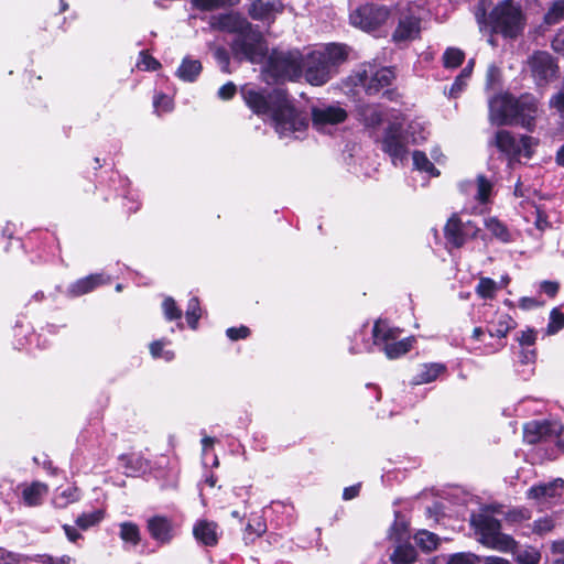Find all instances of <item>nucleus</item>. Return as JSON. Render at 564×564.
<instances>
[{
	"label": "nucleus",
	"mask_w": 564,
	"mask_h": 564,
	"mask_svg": "<svg viewBox=\"0 0 564 564\" xmlns=\"http://www.w3.org/2000/svg\"><path fill=\"white\" fill-rule=\"evenodd\" d=\"M538 111L539 99L531 93L514 96L510 91H502L489 100V119L497 126H520L533 132Z\"/></svg>",
	"instance_id": "nucleus-1"
},
{
	"label": "nucleus",
	"mask_w": 564,
	"mask_h": 564,
	"mask_svg": "<svg viewBox=\"0 0 564 564\" xmlns=\"http://www.w3.org/2000/svg\"><path fill=\"white\" fill-rule=\"evenodd\" d=\"M477 19L479 23L485 22L492 34H499L510 40H516L522 35L527 25V17L521 6L513 0L499 1L487 18L485 10H482L481 17L477 15Z\"/></svg>",
	"instance_id": "nucleus-2"
},
{
	"label": "nucleus",
	"mask_w": 564,
	"mask_h": 564,
	"mask_svg": "<svg viewBox=\"0 0 564 564\" xmlns=\"http://www.w3.org/2000/svg\"><path fill=\"white\" fill-rule=\"evenodd\" d=\"M230 47L236 59L251 64L262 63L269 52L268 42L262 32L248 21L239 28Z\"/></svg>",
	"instance_id": "nucleus-3"
},
{
	"label": "nucleus",
	"mask_w": 564,
	"mask_h": 564,
	"mask_svg": "<svg viewBox=\"0 0 564 564\" xmlns=\"http://www.w3.org/2000/svg\"><path fill=\"white\" fill-rule=\"evenodd\" d=\"M267 57V73L275 82H296L303 76L304 58L299 50L273 48Z\"/></svg>",
	"instance_id": "nucleus-4"
},
{
	"label": "nucleus",
	"mask_w": 564,
	"mask_h": 564,
	"mask_svg": "<svg viewBox=\"0 0 564 564\" xmlns=\"http://www.w3.org/2000/svg\"><path fill=\"white\" fill-rule=\"evenodd\" d=\"M283 91L284 89L279 87H256L250 84H246L240 88L243 102L258 117L269 116Z\"/></svg>",
	"instance_id": "nucleus-5"
},
{
	"label": "nucleus",
	"mask_w": 564,
	"mask_h": 564,
	"mask_svg": "<svg viewBox=\"0 0 564 564\" xmlns=\"http://www.w3.org/2000/svg\"><path fill=\"white\" fill-rule=\"evenodd\" d=\"M269 117L279 133L294 132L300 130L302 126H306L305 121L300 118L292 100L289 98L286 89H284L282 96H280L274 104Z\"/></svg>",
	"instance_id": "nucleus-6"
},
{
	"label": "nucleus",
	"mask_w": 564,
	"mask_h": 564,
	"mask_svg": "<svg viewBox=\"0 0 564 564\" xmlns=\"http://www.w3.org/2000/svg\"><path fill=\"white\" fill-rule=\"evenodd\" d=\"M528 66L538 87H546L560 74L557 59L546 51H534L528 58Z\"/></svg>",
	"instance_id": "nucleus-7"
},
{
	"label": "nucleus",
	"mask_w": 564,
	"mask_h": 564,
	"mask_svg": "<svg viewBox=\"0 0 564 564\" xmlns=\"http://www.w3.org/2000/svg\"><path fill=\"white\" fill-rule=\"evenodd\" d=\"M563 431V425L555 421H530L523 426V440L527 444L538 445L536 455L541 458L543 448Z\"/></svg>",
	"instance_id": "nucleus-8"
},
{
	"label": "nucleus",
	"mask_w": 564,
	"mask_h": 564,
	"mask_svg": "<svg viewBox=\"0 0 564 564\" xmlns=\"http://www.w3.org/2000/svg\"><path fill=\"white\" fill-rule=\"evenodd\" d=\"M355 86H360L366 94L371 96L378 94L381 89L390 86L395 79V73L391 67H381L375 69L371 65L355 72L350 76Z\"/></svg>",
	"instance_id": "nucleus-9"
},
{
	"label": "nucleus",
	"mask_w": 564,
	"mask_h": 564,
	"mask_svg": "<svg viewBox=\"0 0 564 564\" xmlns=\"http://www.w3.org/2000/svg\"><path fill=\"white\" fill-rule=\"evenodd\" d=\"M390 10L386 6L366 3L356 8L349 14L350 24L365 32L380 29L389 19Z\"/></svg>",
	"instance_id": "nucleus-10"
},
{
	"label": "nucleus",
	"mask_w": 564,
	"mask_h": 564,
	"mask_svg": "<svg viewBox=\"0 0 564 564\" xmlns=\"http://www.w3.org/2000/svg\"><path fill=\"white\" fill-rule=\"evenodd\" d=\"M480 232V228L473 220L463 223L457 213H453L447 219L443 234L448 246L460 249L469 239H476Z\"/></svg>",
	"instance_id": "nucleus-11"
},
{
	"label": "nucleus",
	"mask_w": 564,
	"mask_h": 564,
	"mask_svg": "<svg viewBox=\"0 0 564 564\" xmlns=\"http://www.w3.org/2000/svg\"><path fill=\"white\" fill-rule=\"evenodd\" d=\"M334 73H336L335 69L319 51H314L307 55L303 74L308 84L322 86L333 77Z\"/></svg>",
	"instance_id": "nucleus-12"
},
{
	"label": "nucleus",
	"mask_w": 564,
	"mask_h": 564,
	"mask_svg": "<svg viewBox=\"0 0 564 564\" xmlns=\"http://www.w3.org/2000/svg\"><path fill=\"white\" fill-rule=\"evenodd\" d=\"M382 150L389 154L392 160H403L408 154L405 139L400 123H390L383 135Z\"/></svg>",
	"instance_id": "nucleus-13"
},
{
	"label": "nucleus",
	"mask_w": 564,
	"mask_h": 564,
	"mask_svg": "<svg viewBox=\"0 0 564 564\" xmlns=\"http://www.w3.org/2000/svg\"><path fill=\"white\" fill-rule=\"evenodd\" d=\"M147 530L152 540L160 545H166L175 536L172 519L166 516L155 514L147 520Z\"/></svg>",
	"instance_id": "nucleus-14"
},
{
	"label": "nucleus",
	"mask_w": 564,
	"mask_h": 564,
	"mask_svg": "<svg viewBox=\"0 0 564 564\" xmlns=\"http://www.w3.org/2000/svg\"><path fill=\"white\" fill-rule=\"evenodd\" d=\"M109 283L110 278L105 273H91L70 283L66 290V295L69 299L79 297Z\"/></svg>",
	"instance_id": "nucleus-15"
},
{
	"label": "nucleus",
	"mask_w": 564,
	"mask_h": 564,
	"mask_svg": "<svg viewBox=\"0 0 564 564\" xmlns=\"http://www.w3.org/2000/svg\"><path fill=\"white\" fill-rule=\"evenodd\" d=\"M347 117V111L339 106L329 105L323 108H312V122L316 127L339 124L346 121Z\"/></svg>",
	"instance_id": "nucleus-16"
},
{
	"label": "nucleus",
	"mask_w": 564,
	"mask_h": 564,
	"mask_svg": "<svg viewBox=\"0 0 564 564\" xmlns=\"http://www.w3.org/2000/svg\"><path fill=\"white\" fill-rule=\"evenodd\" d=\"M283 10L281 0H254L248 12L253 20L273 22L276 14L282 13Z\"/></svg>",
	"instance_id": "nucleus-17"
},
{
	"label": "nucleus",
	"mask_w": 564,
	"mask_h": 564,
	"mask_svg": "<svg viewBox=\"0 0 564 564\" xmlns=\"http://www.w3.org/2000/svg\"><path fill=\"white\" fill-rule=\"evenodd\" d=\"M218 529L219 525L215 521L199 519L193 527V535L199 544L206 547H215L220 538Z\"/></svg>",
	"instance_id": "nucleus-18"
},
{
	"label": "nucleus",
	"mask_w": 564,
	"mask_h": 564,
	"mask_svg": "<svg viewBox=\"0 0 564 564\" xmlns=\"http://www.w3.org/2000/svg\"><path fill=\"white\" fill-rule=\"evenodd\" d=\"M471 524L475 529V532L479 534V542L485 546V542H489L490 539H494L501 531V522L497 518L479 513L474 517L471 520Z\"/></svg>",
	"instance_id": "nucleus-19"
},
{
	"label": "nucleus",
	"mask_w": 564,
	"mask_h": 564,
	"mask_svg": "<svg viewBox=\"0 0 564 564\" xmlns=\"http://www.w3.org/2000/svg\"><path fill=\"white\" fill-rule=\"evenodd\" d=\"M421 20L414 15H406L399 20L397 28L392 33V41L401 43L420 37Z\"/></svg>",
	"instance_id": "nucleus-20"
},
{
	"label": "nucleus",
	"mask_w": 564,
	"mask_h": 564,
	"mask_svg": "<svg viewBox=\"0 0 564 564\" xmlns=\"http://www.w3.org/2000/svg\"><path fill=\"white\" fill-rule=\"evenodd\" d=\"M536 339L538 332L533 327H527V329L521 330L516 335V340L521 347V364L528 365L535 362L538 356L536 349L534 348Z\"/></svg>",
	"instance_id": "nucleus-21"
},
{
	"label": "nucleus",
	"mask_w": 564,
	"mask_h": 564,
	"mask_svg": "<svg viewBox=\"0 0 564 564\" xmlns=\"http://www.w3.org/2000/svg\"><path fill=\"white\" fill-rule=\"evenodd\" d=\"M490 145L505 154L508 159H517L521 154V148L514 135L508 130H498L489 142Z\"/></svg>",
	"instance_id": "nucleus-22"
},
{
	"label": "nucleus",
	"mask_w": 564,
	"mask_h": 564,
	"mask_svg": "<svg viewBox=\"0 0 564 564\" xmlns=\"http://www.w3.org/2000/svg\"><path fill=\"white\" fill-rule=\"evenodd\" d=\"M517 326V321L510 314L502 313L497 315V319L487 323L486 332L492 338L503 339Z\"/></svg>",
	"instance_id": "nucleus-23"
},
{
	"label": "nucleus",
	"mask_w": 564,
	"mask_h": 564,
	"mask_svg": "<svg viewBox=\"0 0 564 564\" xmlns=\"http://www.w3.org/2000/svg\"><path fill=\"white\" fill-rule=\"evenodd\" d=\"M401 333V328L390 326L388 321L378 319L375 322L372 327L373 344L376 346H381L383 348L387 345V343H392L397 340L400 337Z\"/></svg>",
	"instance_id": "nucleus-24"
},
{
	"label": "nucleus",
	"mask_w": 564,
	"mask_h": 564,
	"mask_svg": "<svg viewBox=\"0 0 564 564\" xmlns=\"http://www.w3.org/2000/svg\"><path fill=\"white\" fill-rule=\"evenodd\" d=\"M48 492V486L41 481H32L22 486V501L28 507H37L42 505L43 498Z\"/></svg>",
	"instance_id": "nucleus-25"
},
{
	"label": "nucleus",
	"mask_w": 564,
	"mask_h": 564,
	"mask_svg": "<svg viewBox=\"0 0 564 564\" xmlns=\"http://www.w3.org/2000/svg\"><path fill=\"white\" fill-rule=\"evenodd\" d=\"M203 70L200 61L185 56L176 70V76L185 83H194Z\"/></svg>",
	"instance_id": "nucleus-26"
},
{
	"label": "nucleus",
	"mask_w": 564,
	"mask_h": 564,
	"mask_svg": "<svg viewBox=\"0 0 564 564\" xmlns=\"http://www.w3.org/2000/svg\"><path fill=\"white\" fill-rule=\"evenodd\" d=\"M564 481L562 479H555L547 484H539L529 488L527 497L529 499L541 500L543 498H554L557 494V488L562 487Z\"/></svg>",
	"instance_id": "nucleus-27"
},
{
	"label": "nucleus",
	"mask_w": 564,
	"mask_h": 564,
	"mask_svg": "<svg viewBox=\"0 0 564 564\" xmlns=\"http://www.w3.org/2000/svg\"><path fill=\"white\" fill-rule=\"evenodd\" d=\"M328 64L336 70L337 66L347 61L348 47L345 44L330 43L319 51Z\"/></svg>",
	"instance_id": "nucleus-28"
},
{
	"label": "nucleus",
	"mask_w": 564,
	"mask_h": 564,
	"mask_svg": "<svg viewBox=\"0 0 564 564\" xmlns=\"http://www.w3.org/2000/svg\"><path fill=\"white\" fill-rule=\"evenodd\" d=\"M485 227L490 231L492 237L500 242L510 243L513 241L512 234L510 232L508 226L496 216L486 218Z\"/></svg>",
	"instance_id": "nucleus-29"
},
{
	"label": "nucleus",
	"mask_w": 564,
	"mask_h": 564,
	"mask_svg": "<svg viewBox=\"0 0 564 564\" xmlns=\"http://www.w3.org/2000/svg\"><path fill=\"white\" fill-rule=\"evenodd\" d=\"M397 544L393 553L390 555L392 564H413L417 558L415 547L409 542Z\"/></svg>",
	"instance_id": "nucleus-30"
},
{
	"label": "nucleus",
	"mask_w": 564,
	"mask_h": 564,
	"mask_svg": "<svg viewBox=\"0 0 564 564\" xmlns=\"http://www.w3.org/2000/svg\"><path fill=\"white\" fill-rule=\"evenodd\" d=\"M415 343L414 336H409L406 338H403L401 340H394L392 343H387V345L383 347V351L386 356L389 359H397L401 356L408 354Z\"/></svg>",
	"instance_id": "nucleus-31"
},
{
	"label": "nucleus",
	"mask_w": 564,
	"mask_h": 564,
	"mask_svg": "<svg viewBox=\"0 0 564 564\" xmlns=\"http://www.w3.org/2000/svg\"><path fill=\"white\" fill-rule=\"evenodd\" d=\"M410 538L409 522L400 514L395 513V519L389 530V539L395 543L408 542Z\"/></svg>",
	"instance_id": "nucleus-32"
},
{
	"label": "nucleus",
	"mask_w": 564,
	"mask_h": 564,
	"mask_svg": "<svg viewBox=\"0 0 564 564\" xmlns=\"http://www.w3.org/2000/svg\"><path fill=\"white\" fill-rule=\"evenodd\" d=\"M445 371L446 367L443 364H425L421 371L415 376L414 383L423 384L433 382Z\"/></svg>",
	"instance_id": "nucleus-33"
},
{
	"label": "nucleus",
	"mask_w": 564,
	"mask_h": 564,
	"mask_svg": "<svg viewBox=\"0 0 564 564\" xmlns=\"http://www.w3.org/2000/svg\"><path fill=\"white\" fill-rule=\"evenodd\" d=\"M485 546L500 552L516 553L518 550V542L510 534H506L500 531L494 539H490L489 542L486 541Z\"/></svg>",
	"instance_id": "nucleus-34"
},
{
	"label": "nucleus",
	"mask_w": 564,
	"mask_h": 564,
	"mask_svg": "<svg viewBox=\"0 0 564 564\" xmlns=\"http://www.w3.org/2000/svg\"><path fill=\"white\" fill-rule=\"evenodd\" d=\"M267 532V523L261 517L250 519L243 531V541L246 544L253 543L258 538Z\"/></svg>",
	"instance_id": "nucleus-35"
},
{
	"label": "nucleus",
	"mask_w": 564,
	"mask_h": 564,
	"mask_svg": "<svg viewBox=\"0 0 564 564\" xmlns=\"http://www.w3.org/2000/svg\"><path fill=\"white\" fill-rule=\"evenodd\" d=\"M119 536L124 543L137 546L141 542V532L137 523L124 521L119 524Z\"/></svg>",
	"instance_id": "nucleus-36"
},
{
	"label": "nucleus",
	"mask_w": 564,
	"mask_h": 564,
	"mask_svg": "<svg viewBox=\"0 0 564 564\" xmlns=\"http://www.w3.org/2000/svg\"><path fill=\"white\" fill-rule=\"evenodd\" d=\"M414 540L417 546L425 553L435 551L440 545L438 535L427 530H420L414 535Z\"/></svg>",
	"instance_id": "nucleus-37"
},
{
	"label": "nucleus",
	"mask_w": 564,
	"mask_h": 564,
	"mask_svg": "<svg viewBox=\"0 0 564 564\" xmlns=\"http://www.w3.org/2000/svg\"><path fill=\"white\" fill-rule=\"evenodd\" d=\"M413 165L416 170L427 173L432 177H437L441 173L438 169L430 161L426 153L415 150L412 154Z\"/></svg>",
	"instance_id": "nucleus-38"
},
{
	"label": "nucleus",
	"mask_w": 564,
	"mask_h": 564,
	"mask_svg": "<svg viewBox=\"0 0 564 564\" xmlns=\"http://www.w3.org/2000/svg\"><path fill=\"white\" fill-rule=\"evenodd\" d=\"M239 2L240 0H191L192 6L199 11H214L234 7Z\"/></svg>",
	"instance_id": "nucleus-39"
},
{
	"label": "nucleus",
	"mask_w": 564,
	"mask_h": 564,
	"mask_svg": "<svg viewBox=\"0 0 564 564\" xmlns=\"http://www.w3.org/2000/svg\"><path fill=\"white\" fill-rule=\"evenodd\" d=\"M562 20H564V0H555L544 13L543 23L546 25H555Z\"/></svg>",
	"instance_id": "nucleus-40"
},
{
	"label": "nucleus",
	"mask_w": 564,
	"mask_h": 564,
	"mask_svg": "<svg viewBox=\"0 0 564 564\" xmlns=\"http://www.w3.org/2000/svg\"><path fill=\"white\" fill-rule=\"evenodd\" d=\"M564 329V313L553 307L549 315V323L544 329L546 336H553Z\"/></svg>",
	"instance_id": "nucleus-41"
},
{
	"label": "nucleus",
	"mask_w": 564,
	"mask_h": 564,
	"mask_svg": "<svg viewBox=\"0 0 564 564\" xmlns=\"http://www.w3.org/2000/svg\"><path fill=\"white\" fill-rule=\"evenodd\" d=\"M562 454H564V440L562 433H557L556 437L550 441V445L543 448L541 460H555Z\"/></svg>",
	"instance_id": "nucleus-42"
},
{
	"label": "nucleus",
	"mask_w": 564,
	"mask_h": 564,
	"mask_svg": "<svg viewBox=\"0 0 564 564\" xmlns=\"http://www.w3.org/2000/svg\"><path fill=\"white\" fill-rule=\"evenodd\" d=\"M200 316V303L198 297L194 296L188 300L185 312L186 322L191 329H197Z\"/></svg>",
	"instance_id": "nucleus-43"
},
{
	"label": "nucleus",
	"mask_w": 564,
	"mask_h": 564,
	"mask_svg": "<svg viewBox=\"0 0 564 564\" xmlns=\"http://www.w3.org/2000/svg\"><path fill=\"white\" fill-rule=\"evenodd\" d=\"M465 61V53L457 47H447L443 54V66L445 68H457Z\"/></svg>",
	"instance_id": "nucleus-44"
},
{
	"label": "nucleus",
	"mask_w": 564,
	"mask_h": 564,
	"mask_svg": "<svg viewBox=\"0 0 564 564\" xmlns=\"http://www.w3.org/2000/svg\"><path fill=\"white\" fill-rule=\"evenodd\" d=\"M470 78V68L464 67L460 73L455 77L449 90V98H458L462 91L467 87V82Z\"/></svg>",
	"instance_id": "nucleus-45"
},
{
	"label": "nucleus",
	"mask_w": 564,
	"mask_h": 564,
	"mask_svg": "<svg viewBox=\"0 0 564 564\" xmlns=\"http://www.w3.org/2000/svg\"><path fill=\"white\" fill-rule=\"evenodd\" d=\"M482 557L473 552H458L447 555L446 564H479Z\"/></svg>",
	"instance_id": "nucleus-46"
},
{
	"label": "nucleus",
	"mask_w": 564,
	"mask_h": 564,
	"mask_svg": "<svg viewBox=\"0 0 564 564\" xmlns=\"http://www.w3.org/2000/svg\"><path fill=\"white\" fill-rule=\"evenodd\" d=\"M535 212L534 226L540 231H545L546 229L552 228V224L549 220V215L543 205L536 204L535 202L529 203Z\"/></svg>",
	"instance_id": "nucleus-47"
},
{
	"label": "nucleus",
	"mask_w": 564,
	"mask_h": 564,
	"mask_svg": "<svg viewBox=\"0 0 564 564\" xmlns=\"http://www.w3.org/2000/svg\"><path fill=\"white\" fill-rule=\"evenodd\" d=\"M104 519L102 510H95L89 513H82L76 519V524L82 530H87L96 524H98Z\"/></svg>",
	"instance_id": "nucleus-48"
},
{
	"label": "nucleus",
	"mask_w": 564,
	"mask_h": 564,
	"mask_svg": "<svg viewBox=\"0 0 564 564\" xmlns=\"http://www.w3.org/2000/svg\"><path fill=\"white\" fill-rule=\"evenodd\" d=\"M162 310H163L165 319H167L170 322L180 321L182 318L183 312L178 307L176 301L171 296H167L163 300Z\"/></svg>",
	"instance_id": "nucleus-49"
},
{
	"label": "nucleus",
	"mask_w": 564,
	"mask_h": 564,
	"mask_svg": "<svg viewBox=\"0 0 564 564\" xmlns=\"http://www.w3.org/2000/svg\"><path fill=\"white\" fill-rule=\"evenodd\" d=\"M492 192V184L484 174L477 176V195L476 199L485 204L489 200Z\"/></svg>",
	"instance_id": "nucleus-50"
},
{
	"label": "nucleus",
	"mask_w": 564,
	"mask_h": 564,
	"mask_svg": "<svg viewBox=\"0 0 564 564\" xmlns=\"http://www.w3.org/2000/svg\"><path fill=\"white\" fill-rule=\"evenodd\" d=\"M164 339H158L150 344V354L154 359L163 358L165 361H172L175 358V354L172 350H164Z\"/></svg>",
	"instance_id": "nucleus-51"
},
{
	"label": "nucleus",
	"mask_w": 564,
	"mask_h": 564,
	"mask_svg": "<svg viewBox=\"0 0 564 564\" xmlns=\"http://www.w3.org/2000/svg\"><path fill=\"white\" fill-rule=\"evenodd\" d=\"M497 283L490 278H481L476 286L477 294L485 300L495 297Z\"/></svg>",
	"instance_id": "nucleus-52"
},
{
	"label": "nucleus",
	"mask_w": 564,
	"mask_h": 564,
	"mask_svg": "<svg viewBox=\"0 0 564 564\" xmlns=\"http://www.w3.org/2000/svg\"><path fill=\"white\" fill-rule=\"evenodd\" d=\"M541 553L533 546H529L517 553L516 561L518 564H539Z\"/></svg>",
	"instance_id": "nucleus-53"
},
{
	"label": "nucleus",
	"mask_w": 564,
	"mask_h": 564,
	"mask_svg": "<svg viewBox=\"0 0 564 564\" xmlns=\"http://www.w3.org/2000/svg\"><path fill=\"white\" fill-rule=\"evenodd\" d=\"M214 59L225 74L230 73V55L225 46H217L213 52Z\"/></svg>",
	"instance_id": "nucleus-54"
},
{
	"label": "nucleus",
	"mask_w": 564,
	"mask_h": 564,
	"mask_svg": "<svg viewBox=\"0 0 564 564\" xmlns=\"http://www.w3.org/2000/svg\"><path fill=\"white\" fill-rule=\"evenodd\" d=\"M531 518V513L525 508H513L508 510L505 514V519L510 523H520Z\"/></svg>",
	"instance_id": "nucleus-55"
},
{
	"label": "nucleus",
	"mask_w": 564,
	"mask_h": 564,
	"mask_svg": "<svg viewBox=\"0 0 564 564\" xmlns=\"http://www.w3.org/2000/svg\"><path fill=\"white\" fill-rule=\"evenodd\" d=\"M549 107L555 109L560 118L564 120V86L551 96Z\"/></svg>",
	"instance_id": "nucleus-56"
},
{
	"label": "nucleus",
	"mask_w": 564,
	"mask_h": 564,
	"mask_svg": "<svg viewBox=\"0 0 564 564\" xmlns=\"http://www.w3.org/2000/svg\"><path fill=\"white\" fill-rule=\"evenodd\" d=\"M227 337L232 340L237 341L240 339H246L251 335V330L248 326L240 325L239 327H229L226 329Z\"/></svg>",
	"instance_id": "nucleus-57"
},
{
	"label": "nucleus",
	"mask_w": 564,
	"mask_h": 564,
	"mask_svg": "<svg viewBox=\"0 0 564 564\" xmlns=\"http://www.w3.org/2000/svg\"><path fill=\"white\" fill-rule=\"evenodd\" d=\"M560 283L557 281L543 280L539 284L541 293H544L549 299H554L560 291Z\"/></svg>",
	"instance_id": "nucleus-58"
},
{
	"label": "nucleus",
	"mask_w": 564,
	"mask_h": 564,
	"mask_svg": "<svg viewBox=\"0 0 564 564\" xmlns=\"http://www.w3.org/2000/svg\"><path fill=\"white\" fill-rule=\"evenodd\" d=\"M554 529V521L549 518H541L534 521L533 532L539 535H543Z\"/></svg>",
	"instance_id": "nucleus-59"
},
{
	"label": "nucleus",
	"mask_w": 564,
	"mask_h": 564,
	"mask_svg": "<svg viewBox=\"0 0 564 564\" xmlns=\"http://www.w3.org/2000/svg\"><path fill=\"white\" fill-rule=\"evenodd\" d=\"M140 57L144 70L155 72L161 68V63L147 51H142Z\"/></svg>",
	"instance_id": "nucleus-60"
},
{
	"label": "nucleus",
	"mask_w": 564,
	"mask_h": 564,
	"mask_svg": "<svg viewBox=\"0 0 564 564\" xmlns=\"http://www.w3.org/2000/svg\"><path fill=\"white\" fill-rule=\"evenodd\" d=\"M545 302L538 297L523 296L519 300V307L523 311H530L544 306Z\"/></svg>",
	"instance_id": "nucleus-61"
},
{
	"label": "nucleus",
	"mask_w": 564,
	"mask_h": 564,
	"mask_svg": "<svg viewBox=\"0 0 564 564\" xmlns=\"http://www.w3.org/2000/svg\"><path fill=\"white\" fill-rule=\"evenodd\" d=\"M236 93V85L232 82H228L218 89L217 95L221 100H231L235 97Z\"/></svg>",
	"instance_id": "nucleus-62"
},
{
	"label": "nucleus",
	"mask_w": 564,
	"mask_h": 564,
	"mask_svg": "<svg viewBox=\"0 0 564 564\" xmlns=\"http://www.w3.org/2000/svg\"><path fill=\"white\" fill-rule=\"evenodd\" d=\"M536 143L534 138L531 135L523 134L520 138V148L521 152L523 151V155L528 159H531L533 155L532 145Z\"/></svg>",
	"instance_id": "nucleus-63"
},
{
	"label": "nucleus",
	"mask_w": 564,
	"mask_h": 564,
	"mask_svg": "<svg viewBox=\"0 0 564 564\" xmlns=\"http://www.w3.org/2000/svg\"><path fill=\"white\" fill-rule=\"evenodd\" d=\"M551 47L556 53L564 55V29H560L551 42Z\"/></svg>",
	"instance_id": "nucleus-64"
}]
</instances>
